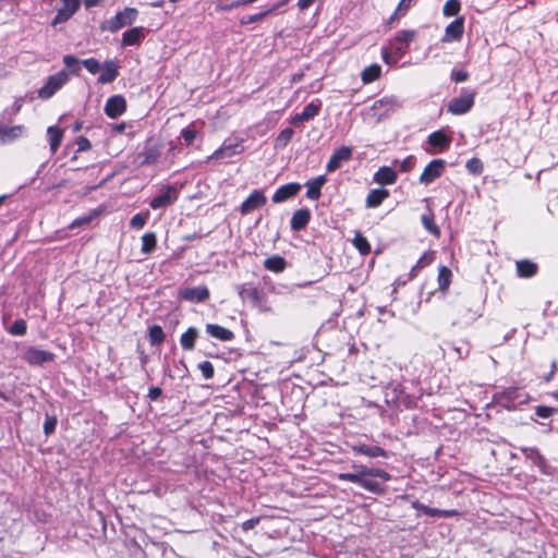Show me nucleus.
Segmentation results:
<instances>
[{"mask_svg":"<svg viewBox=\"0 0 558 558\" xmlns=\"http://www.w3.org/2000/svg\"><path fill=\"white\" fill-rule=\"evenodd\" d=\"M90 220H92V217H90V216H85V217H82V218L75 219V220L70 225V228H71V229H75V228L82 227V226H84V225L89 223V221H90Z\"/></svg>","mask_w":558,"mask_h":558,"instance_id":"obj_60","label":"nucleus"},{"mask_svg":"<svg viewBox=\"0 0 558 558\" xmlns=\"http://www.w3.org/2000/svg\"><path fill=\"white\" fill-rule=\"evenodd\" d=\"M179 197V191L172 185H165L160 192L151 198L149 206L153 209H162L173 204Z\"/></svg>","mask_w":558,"mask_h":558,"instance_id":"obj_5","label":"nucleus"},{"mask_svg":"<svg viewBox=\"0 0 558 558\" xmlns=\"http://www.w3.org/2000/svg\"><path fill=\"white\" fill-rule=\"evenodd\" d=\"M138 15V11L135 8H125L118 12L113 17L108 20L102 26V29H107L111 33L118 32L120 28L131 25L135 22Z\"/></svg>","mask_w":558,"mask_h":558,"instance_id":"obj_2","label":"nucleus"},{"mask_svg":"<svg viewBox=\"0 0 558 558\" xmlns=\"http://www.w3.org/2000/svg\"><path fill=\"white\" fill-rule=\"evenodd\" d=\"M53 357H54L53 353L46 351V350L35 348V347L28 348L25 351L24 356H23V359L29 365H34V366H39L47 362H51L53 360Z\"/></svg>","mask_w":558,"mask_h":558,"instance_id":"obj_8","label":"nucleus"},{"mask_svg":"<svg viewBox=\"0 0 558 558\" xmlns=\"http://www.w3.org/2000/svg\"><path fill=\"white\" fill-rule=\"evenodd\" d=\"M352 450L355 453L367 456L369 458H377V457L386 458L387 457L386 450L379 446H369V445H365V444H360V445L353 446Z\"/></svg>","mask_w":558,"mask_h":558,"instance_id":"obj_26","label":"nucleus"},{"mask_svg":"<svg viewBox=\"0 0 558 558\" xmlns=\"http://www.w3.org/2000/svg\"><path fill=\"white\" fill-rule=\"evenodd\" d=\"M25 128L23 125L0 126V144L11 143L24 135Z\"/></svg>","mask_w":558,"mask_h":558,"instance_id":"obj_19","label":"nucleus"},{"mask_svg":"<svg viewBox=\"0 0 558 558\" xmlns=\"http://www.w3.org/2000/svg\"><path fill=\"white\" fill-rule=\"evenodd\" d=\"M416 32L413 29H403L396 34L390 41V49L397 58H401L408 49L410 43L415 38Z\"/></svg>","mask_w":558,"mask_h":558,"instance_id":"obj_6","label":"nucleus"},{"mask_svg":"<svg viewBox=\"0 0 558 558\" xmlns=\"http://www.w3.org/2000/svg\"><path fill=\"white\" fill-rule=\"evenodd\" d=\"M450 142H451V137L447 136L445 133H442L441 131H436V132H433L429 136H428V143L434 146V147H438L440 149H445V148H448L449 145H450Z\"/></svg>","mask_w":558,"mask_h":558,"instance_id":"obj_33","label":"nucleus"},{"mask_svg":"<svg viewBox=\"0 0 558 558\" xmlns=\"http://www.w3.org/2000/svg\"><path fill=\"white\" fill-rule=\"evenodd\" d=\"M504 398L508 403L514 405L515 402L524 403L527 400L526 395L522 393L518 388H509L504 392Z\"/></svg>","mask_w":558,"mask_h":558,"instance_id":"obj_39","label":"nucleus"},{"mask_svg":"<svg viewBox=\"0 0 558 558\" xmlns=\"http://www.w3.org/2000/svg\"><path fill=\"white\" fill-rule=\"evenodd\" d=\"M82 64L85 66V69L92 73L96 74L100 70V63L95 58H88L82 61Z\"/></svg>","mask_w":558,"mask_h":558,"instance_id":"obj_50","label":"nucleus"},{"mask_svg":"<svg viewBox=\"0 0 558 558\" xmlns=\"http://www.w3.org/2000/svg\"><path fill=\"white\" fill-rule=\"evenodd\" d=\"M69 80V74L65 70H61L58 73L48 77L47 83L38 90V96L41 99H48L52 97Z\"/></svg>","mask_w":558,"mask_h":558,"instance_id":"obj_3","label":"nucleus"},{"mask_svg":"<svg viewBox=\"0 0 558 558\" xmlns=\"http://www.w3.org/2000/svg\"><path fill=\"white\" fill-rule=\"evenodd\" d=\"M57 423H58V421H57L56 416L46 415L45 423H44V432L47 436L54 433Z\"/></svg>","mask_w":558,"mask_h":558,"instance_id":"obj_49","label":"nucleus"},{"mask_svg":"<svg viewBox=\"0 0 558 558\" xmlns=\"http://www.w3.org/2000/svg\"><path fill=\"white\" fill-rule=\"evenodd\" d=\"M144 38L143 27H133L122 35V46H134L140 44Z\"/></svg>","mask_w":558,"mask_h":558,"instance_id":"obj_27","label":"nucleus"},{"mask_svg":"<svg viewBox=\"0 0 558 558\" xmlns=\"http://www.w3.org/2000/svg\"><path fill=\"white\" fill-rule=\"evenodd\" d=\"M311 220V211L307 208H301L294 211L291 218V229L293 231L303 230Z\"/></svg>","mask_w":558,"mask_h":558,"instance_id":"obj_21","label":"nucleus"},{"mask_svg":"<svg viewBox=\"0 0 558 558\" xmlns=\"http://www.w3.org/2000/svg\"><path fill=\"white\" fill-rule=\"evenodd\" d=\"M198 337V330L195 327H190L180 337V344L183 350L192 351L195 348V342Z\"/></svg>","mask_w":558,"mask_h":558,"instance_id":"obj_28","label":"nucleus"},{"mask_svg":"<svg viewBox=\"0 0 558 558\" xmlns=\"http://www.w3.org/2000/svg\"><path fill=\"white\" fill-rule=\"evenodd\" d=\"M240 294L243 298L246 296L247 299H250L255 306L259 304L262 299L260 292L256 288L242 291Z\"/></svg>","mask_w":558,"mask_h":558,"instance_id":"obj_48","label":"nucleus"},{"mask_svg":"<svg viewBox=\"0 0 558 558\" xmlns=\"http://www.w3.org/2000/svg\"><path fill=\"white\" fill-rule=\"evenodd\" d=\"M320 108H322V102L318 99L310 102L307 106H305V108L303 109V111L301 113H296L292 118V123L294 125H299L303 121H308V120L315 118L319 113Z\"/></svg>","mask_w":558,"mask_h":558,"instance_id":"obj_17","label":"nucleus"},{"mask_svg":"<svg viewBox=\"0 0 558 558\" xmlns=\"http://www.w3.org/2000/svg\"><path fill=\"white\" fill-rule=\"evenodd\" d=\"M325 182H326L325 175H319V177L315 178L314 180L308 181L306 183V187H307L306 196L310 199H314V201L318 199L320 197V189L325 184Z\"/></svg>","mask_w":558,"mask_h":558,"instance_id":"obj_29","label":"nucleus"},{"mask_svg":"<svg viewBox=\"0 0 558 558\" xmlns=\"http://www.w3.org/2000/svg\"><path fill=\"white\" fill-rule=\"evenodd\" d=\"M259 521L260 519L258 517L246 520L245 522L242 523L243 531L254 529L259 523Z\"/></svg>","mask_w":558,"mask_h":558,"instance_id":"obj_59","label":"nucleus"},{"mask_svg":"<svg viewBox=\"0 0 558 558\" xmlns=\"http://www.w3.org/2000/svg\"><path fill=\"white\" fill-rule=\"evenodd\" d=\"M119 64L117 60H106L100 66L101 74L98 77V83L108 84L113 82L119 75Z\"/></svg>","mask_w":558,"mask_h":558,"instance_id":"obj_16","label":"nucleus"},{"mask_svg":"<svg viewBox=\"0 0 558 558\" xmlns=\"http://www.w3.org/2000/svg\"><path fill=\"white\" fill-rule=\"evenodd\" d=\"M206 332L220 341H231L234 338V333L230 329L216 324H207Z\"/></svg>","mask_w":558,"mask_h":558,"instance_id":"obj_25","label":"nucleus"},{"mask_svg":"<svg viewBox=\"0 0 558 558\" xmlns=\"http://www.w3.org/2000/svg\"><path fill=\"white\" fill-rule=\"evenodd\" d=\"M475 92H463L459 97L450 100L448 104V112L460 116L465 114L474 105Z\"/></svg>","mask_w":558,"mask_h":558,"instance_id":"obj_4","label":"nucleus"},{"mask_svg":"<svg viewBox=\"0 0 558 558\" xmlns=\"http://www.w3.org/2000/svg\"><path fill=\"white\" fill-rule=\"evenodd\" d=\"M198 368L206 379H210L214 376V366L209 361L199 363Z\"/></svg>","mask_w":558,"mask_h":558,"instance_id":"obj_51","label":"nucleus"},{"mask_svg":"<svg viewBox=\"0 0 558 558\" xmlns=\"http://www.w3.org/2000/svg\"><path fill=\"white\" fill-rule=\"evenodd\" d=\"M466 170L472 174H481L483 172V162L478 158H471L465 163Z\"/></svg>","mask_w":558,"mask_h":558,"instance_id":"obj_46","label":"nucleus"},{"mask_svg":"<svg viewBox=\"0 0 558 558\" xmlns=\"http://www.w3.org/2000/svg\"><path fill=\"white\" fill-rule=\"evenodd\" d=\"M284 3H286V1H283L280 4H274L271 8L267 9L265 11H262L259 13L252 14V15H245L240 20V24L247 25L251 23L258 22V21L263 20L264 17L268 16L270 13H272L275 10H277L280 5H282Z\"/></svg>","mask_w":558,"mask_h":558,"instance_id":"obj_34","label":"nucleus"},{"mask_svg":"<svg viewBox=\"0 0 558 558\" xmlns=\"http://www.w3.org/2000/svg\"><path fill=\"white\" fill-rule=\"evenodd\" d=\"M452 272L446 267L441 266L438 270V287L441 292H446L451 283Z\"/></svg>","mask_w":558,"mask_h":558,"instance_id":"obj_36","label":"nucleus"},{"mask_svg":"<svg viewBox=\"0 0 558 558\" xmlns=\"http://www.w3.org/2000/svg\"><path fill=\"white\" fill-rule=\"evenodd\" d=\"M461 4L458 0H447L444 4V15L445 16H453L457 15L460 11Z\"/></svg>","mask_w":558,"mask_h":558,"instance_id":"obj_44","label":"nucleus"},{"mask_svg":"<svg viewBox=\"0 0 558 558\" xmlns=\"http://www.w3.org/2000/svg\"><path fill=\"white\" fill-rule=\"evenodd\" d=\"M469 77V73L463 70H452L451 72V80L461 83L466 81Z\"/></svg>","mask_w":558,"mask_h":558,"instance_id":"obj_56","label":"nucleus"},{"mask_svg":"<svg viewBox=\"0 0 558 558\" xmlns=\"http://www.w3.org/2000/svg\"><path fill=\"white\" fill-rule=\"evenodd\" d=\"M352 157V148L348 146H341L336 149L327 162L326 169L328 172H333L340 168L343 161H348Z\"/></svg>","mask_w":558,"mask_h":558,"instance_id":"obj_14","label":"nucleus"},{"mask_svg":"<svg viewBox=\"0 0 558 558\" xmlns=\"http://www.w3.org/2000/svg\"><path fill=\"white\" fill-rule=\"evenodd\" d=\"M555 412H557V410L550 407L539 405L536 408V415L542 418H547L551 416Z\"/></svg>","mask_w":558,"mask_h":558,"instance_id":"obj_55","label":"nucleus"},{"mask_svg":"<svg viewBox=\"0 0 558 558\" xmlns=\"http://www.w3.org/2000/svg\"><path fill=\"white\" fill-rule=\"evenodd\" d=\"M399 106L398 99L396 97H384L379 100H376L371 110L373 112V117L376 121L381 120L387 117L391 111H393Z\"/></svg>","mask_w":558,"mask_h":558,"instance_id":"obj_7","label":"nucleus"},{"mask_svg":"<svg viewBox=\"0 0 558 558\" xmlns=\"http://www.w3.org/2000/svg\"><path fill=\"white\" fill-rule=\"evenodd\" d=\"M316 0H299L298 7L300 10L308 9Z\"/></svg>","mask_w":558,"mask_h":558,"instance_id":"obj_64","label":"nucleus"},{"mask_svg":"<svg viewBox=\"0 0 558 558\" xmlns=\"http://www.w3.org/2000/svg\"><path fill=\"white\" fill-rule=\"evenodd\" d=\"M397 178V172L387 166L380 167L374 174V181L380 185L393 184Z\"/></svg>","mask_w":558,"mask_h":558,"instance_id":"obj_20","label":"nucleus"},{"mask_svg":"<svg viewBox=\"0 0 558 558\" xmlns=\"http://www.w3.org/2000/svg\"><path fill=\"white\" fill-rule=\"evenodd\" d=\"M197 132L191 128L183 129L181 131V136L183 137L185 144L191 146L196 138Z\"/></svg>","mask_w":558,"mask_h":558,"instance_id":"obj_52","label":"nucleus"},{"mask_svg":"<svg viewBox=\"0 0 558 558\" xmlns=\"http://www.w3.org/2000/svg\"><path fill=\"white\" fill-rule=\"evenodd\" d=\"M147 216H144L142 214H136L131 218L130 225L132 228L135 229H142L146 223Z\"/></svg>","mask_w":558,"mask_h":558,"instance_id":"obj_54","label":"nucleus"},{"mask_svg":"<svg viewBox=\"0 0 558 558\" xmlns=\"http://www.w3.org/2000/svg\"><path fill=\"white\" fill-rule=\"evenodd\" d=\"M294 132L291 128H287L284 130L281 131V133L279 134L277 141L278 142H283L284 144L288 143L292 136H293Z\"/></svg>","mask_w":558,"mask_h":558,"instance_id":"obj_57","label":"nucleus"},{"mask_svg":"<svg viewBox=\"0 0 558 558\" xmlns=\"http://www.w3.org/2000/svg\"><path fill=\"white\" fill-rule=\"evenodd\" d=\"M287 262L283 257L279 255H274L268 257L264 262V267L274 272H282L286 269Z\"/></svg>","mask_w":558,"mask_h":558,"instance_id":"obj_32","label":"nucleus"},{"mask_svg":"<svg viewBox=\"0 0 558 558\" xmlns=\"http://www.w3.org/2000/svg\"><path fill=\"white\" fill-rule=\"evenodd\" d=\"M63 63L71 71V73L78 75L81 66L77 58L72 54H66L63 57Z\"/></svg>","mask_w":558,"mask_h":558,"instance_id":"obj_45","label":"nucleus"},{"mask_svg":"<svg viewBox=\"0 0 558 558\" xmlns=\"http://www.w3.org/2000/svg\"><path fill=\"white\" fill-rule=\"evenodd\" d=\"M241 151L240 144H227L223 143V145L216 149L210 156L209 159L215 160H222L226 158H230Z\"/></svg>","mask_w":558,"mask_h":558,"instance_id":"obj_24","label":"nucleus"},{"mask_svg":"<svg viewBox=\"0 0 558 558\" xmlns=\"http://www.w3.org/2000/svg\"><path fill=\"white\" fill-rule=\"evenodd\" d=\"M519 450L524 454L526 459L531 460L543 474H550L551 468L537 448L520 447Z\"/></svg>","mask_w":558,"mask_h":558,"instance_id":"obj_9","label":"nucleus"},{"mask_svg":"<svg viewBox=\"0 0 558 558\" xmlns=\"http://www.w3.org/2000/svg\"><path fill=\"white\" fill-rule=\"evenodd\" d=\"M267 198L263 191L254 190L250 196L241 204L240 211L242 215H247L255 209L263 207Z\"/></svg>","mask_w":558,"mask_h":558,"instance_id":"obj_11","label":"nucleus"},{"mask_svg":"<svg viewBox=\"0 0 558 558\" xmlns=\"http://www.w3.org/2000/svg\"><path fill=\"white\" fill-rule=\"evenodd\" d=\"M125 109L126 101L121 95L109 97L105 105V113L111 119H117L118 117L122 116Z\"/></svg>","mask_w":558,"mask_h":558,"instance_id":"obj_13","label":"nucleus"},{"mask_svg":"<svg viewBox=\"0 0 558 558\" xmlns=\"http://www.w3.org/2000/svg\"><path fill=\"white\" fill-rule=\"evenodd\" d=\"M27 329L26 322L24 319H16L10 327L9 332L13 336H23Z\"/></svg>","mask_w":558,"mask_h":558,"instance_id":"obj_47","label":"nucleus"},{"mask_svg":"<svg viewBox=\"0 0 558 558\" xmlns=\"http://www.w3.org/2000/svg\"><path fill=\"white\" fill-rule=\"evenodd\" d=\"M157 245V238L154 232H147L142 236V253L150 254L155 251Z\"/></svg>","mask_w":558,"mask_h":558,"instance_id":"obj_38","label":"nucleus"},{"mask_svg":"<svg viewBox=\"0 0 558 558\" xmlns=\"http://www.w3.org/2000/svg\"><path fill=\"white\" fill-rule=\"evenodd\" d=\"M301 184L299 183H288L282 186H280L272 195V202L274 203H282L293 196H295L300 190Z\"/></svg>","mask_w":558,"mask_h":558,"instance_id":"obj_18","label":"nucleus"},{"mask_svg":"<svg viewBox=\"0 0 558 558\" xmlns=\"http://www.w3.org/2000/svg\"><path fill=\"white\" fill-rule=\"evenodd\" d=\"M362 468L363 466L353 465V469L355 470L354 473H340L338 475V478L340 481L351 482L359 485L362 474Z\"/></svg>","mask_w":558,"mask_h":558,"instance_id":"obj_42","label":"nucleus"},{"mask_svg":"<svg viewBox=\"0 0 558 558\" xmlns=\"http://www.w3.org/2000/svg\"><path fill=\"white\" fill-rule=\"evenodd\" d=\"M376 478H380L383 482H388L390 481L391 475L381 469L364 466L362 468L359 485L369 493L383 494L385 492L384 485Z\"/></svg>","mask_w":558,"mask_h":558,"instance_id":"obj_1","label":"nucleus"},{"mask_svg":"<svg viewBox=\"0 0 558 558\" xmlns=\"http://www.w3.org/2000/svg\"><path fill=\"white\" fill-rule=\"evenodd\" d=\"M537 271V265L531 260L523 259L517 262V272L521 278H531Z\"/></svg>","mask_w":558,"mask_h":558,"instance_id":"obj_31","label":"nucleus"},{"mask_svg":"<svg viewBox=\"0 0 558 558\" xmlns=\"http://www.w3.org/2000/svg\"><path fill=\"white\" fill-rule=\"evenodd\" d=\"M423 511L425 514H428V515H432V517H435V515H438L440 513H444L445 515H448V512H441L440 510L438 509H435V508H429V507H426V506H423Z\"/></svg>","mask_w":558,"mask_h":558,"instance_id":"obj_63","label":"nucleus"},{"mask_svg":"<svg viewBox=\"0 0 558 558\" xmlns=\"http://www.w3.org/2000/svg\"><path fill=\"white\" fill-rule=\"evenodd\" d=\"M422 223L424 228L432 234L438 236L440 234V230L437 227V225L434 221L433 215H423L422 216Z\"/></svg>","mask_w":558,"mask_h":558,"instance_id":"obj_43","label":"nucleus"},{"mask_svg":"<svg viewBox=\"0 0 558 558\" xmlns=\"http://www.w3.org/2000/svg\"><path fill=\"white\" fill-rule=\"evenodd\" d=\"M444 170L445 161L442 159H434L425 167L420 177V182L427 185L439 178Z\"/></svg>","mask_w":558,"mask_h":558,"instance_id":"obj_10","label":"nucleus"},{"mask_svg":"<svg viewBox=\"0 0 558 558\" xmlns=\"http://www.w3.org/2000/svg\"><path fill=\"white\" fill-rule=\"evenodd\" d=\"M400 171L402 172H409L411 171L415 166V157L414 156H408L405 159H403L400 163Z\"/></svg>","mask_w":558,"mask_h":558,"instance_id":"obj_53","label":"nucleus"},{"mask_svg":"<svg viewBox=\"0 0 558 558\" xmlns=\"http://www.w3.org/2000/svg\"><path fill=\"white\" fill-rule=\"evenodd\" d=\"M434 259V253L433 252H426L424 253L421 258L416 262V264L412 267L409 274V279H413L417 276L418 271L429 265Z\"/></svg>","mask_w":558,"mask_h":558,"instance_id":"obj_35","label":"nucleus"},{"mask_svg":"<svg viewBox=\"0 0 558 558\" xmlns=\"http://www.w3.org/2000/svg\"><path fill=\"white\" fill-rule=\"evenodd\" d=\"M162 395V390L159 388V387H150L149 390H148V398L151 400V401H156L157 399H159Z\"/></svg>","mask_w":558,"mask_h":558,"instance_id":"obj_61","label":"nucleus"},{"mask_svg":"<svg viewBox=\"0 0 558 558\" xmlns=\"http://www.w3.org/2000/svg\"><path fill=\"white\" fill-rule=\"evenodd\" d=\"M414 0H401L398 4V8L395 12V14L403 13L405 12L412 4Z\"/></svg>","mask_w":558,"mask_h":558,"instance_id":"obj_62","label":"nucleus"},{"mask_svg":"<svg viewBox=\"0 0 558 558\" xmlns=\"http://www.w3.org/2000/svg\"><path fill=\"white\" fill-rule=\"evenodd\" d=\"M148 337L150 344L157 345L163 342L166 336L160 326L154 325L149 328Z\"/></svg>","mask_w":558,"mask_h":558,"instance_id":"obj_41","label":"nucleus"},{"mask_svg":"<svg viewBox=\"0 0 558 558\" xmlns=\"http://www.w3.org/2000/svg\"><path fill=\"white\" fill-rule=\"evenodd\" d=\"M463 17H458L446 27L444 41L459 40L463 34Z\"/></svg>","mask_w":558,"mask_h":558,"instance_id":"obj_23","label":"nucleus"},{"mask_svg":"<svg viewBox=\"0 0 558 558\" xmlns=\"http://www.w3.org/2000/svg\"><path fill=\"white\" fill-rule=\"evenodd\" d=\"M90 147H92V144L88 138H86L84 136L78 137V140H77V150L78 151H86V150L90 149Z\"/></svg>","mask_w":558,"mask_h":558,"instance_id":"obj_58","label":"nucleus"},{"mask_svg":"<svg viewBox=\"0 0 558 558\" xmlns=\"http://www.w3.org/2000/svg\"><path fill=\"white\" fill-rule=\"evenodd\" d=\"M179 295L185 301L199 303L209 298V290L206 287L184 288Z\"/></svg>","mask_w":558,"mask_h":558,"instance_id":"obj_15","label":"nucleus"},{"mask_svg":"<svg viewBox=\"0 0 558 558\" xmlns=\"http://www.w3.org/2000/svg\"><path fill=\"white\" fill-rule=\"evenodd\" d=\"M389 197V191L386 189H374L371 190L365 199L366 208H376Z\"/></svg>","mask_w":558,"mask_h":558,"instance_id":"obj_22","label":"nucleus"},{"mask_svg":"<svg viewBox=\"0 0 558 558\" xmlns=\"http://www.w3.org/2000/svg\"><path fill=\"white\" fill-rule=\"evenodd\" d=\"M48 141L50 145V150L52 154H54L63 138V130L57 128V126H49L47 130Z\"/></svg>","mask_w":558,"mask_h":558,"instance_id":"obj_30","label":"nucleus"},{"mask_svg":"<svg viewBox=\"0 0 558 558\" xmlns=\"http://www.w3.org/2000/svg\"><path fill=\"white\" fill-rule=\"evenodd\" d=\"M81 0H62V7L58 9L52 25L61 24L72 17V15L78 10Z\"/></svg>","mask_w":558,"mask_h":558,"instance_id":"obj_12","label":"nucleus"},{"mask_svg":"<svg viewBox=\"0 0 558 558\" xmlns=\"http://www.w3.org/2000/svg\"><path fill=\"white\" fill-rule=\"evenodd\" d=\"M381 74V68L378 64H371L369 66L365 68L362 72V81L365 84L372 83L376 81Z\"/></svg>","mask_w":558,"mask_h":558,"instance_id":"obj_37","label":"nucleus"},{"mask_svg":"<svg viewBox=\"0 0 558 558\" xmlns=\"http://www.w3.org/2000/svg\"><path fill=\"white\" fill-rule=\"evenodd\" d=\"M353 245L363 256L369 254L371 252V245L367 239L359 231L355 232Z\"/></svg>","mask_w":558,"mask_h":558,"instance_id":"obj_40","label":"nucleus"}]
</instances>
